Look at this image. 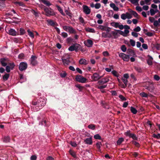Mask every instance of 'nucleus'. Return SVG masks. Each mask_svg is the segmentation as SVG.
<instances>
[{"instance_id": "f257e3e1", "label": "nucleus", "mask_w": 160, "mask_h": 160, "mask_svg": "<svg viewBox=\"0 0 160 160\" xmlns=\"http://www.w3.org/2000/svg\"><path fill=\"white\" fill-rule=\"evenodd\" d=\"M44 10L45 12V15L47 16H54L55 15V13L53 11L50 10L48 8L46 7L44 9Z\"/></svg>"}, {"instance_id": "f03ea898", "label": "nucleus", "mask_w": 160, "mask_h": 160, "mask_svg": "<svg viewBox=\"0 0 160 160\" xmlns=\"http://www.w3.org/2000/svg\"><path fill=\"white\" fill-rule=\"evenodd\" d=\"M119 56L120 58H122L124 61L128 62L129 61L130 58L129 56L124 53H120L119 54Z\"/></svg>"}, {"instance_id": "7ed1b4c3", "label": "nucleus", "mask_w": 160, "mask_h": 160, "mask_svg": "<svg viewBox=\"0 0 160 160\" xmlns=\"http://www.w3.org/2000/svg\"><path fill=\"white\" fill-rule=\"evenodd\" d=\"M76 80L77 81L81 83H84L86 82L87 80L86 78L79 75L76 76Z\"/></svg>"}, {"instance_id": "20e7f679", "label": "nucleus", "mask_w": 160, "mask_h": 160, "mask_svg": "<svg viewBox=\"0 0 160 160\" xmlns=\"http://www.w3.org/2000/svg\"><path fill=\"white\" fill-rule=\"evenodd\" d=\"M80 45L77 44H74L70 47L68 48V50L70 51H73L75 50L76 51H77Z\"/></svg>"}, {"instance_id": "39448f33", "label": "nucleus", "mask_w": 160, "mask_h": 160, "mask_svg": "<svg viewBox=\"0 0 160 160\" xmlns=\"http://www.w3.org/2000/svg\"><path fill=\"white\" fill-rule=\"evenodd\" d=\"M27 67V65L26 63L24 62H21L19 65V69L21 71H22L26 69Z\"/></svg>"}, {"instance_id": "423d86ee", "label": "nucleus", "mask_w": 160, "mask_h": 160, "mask_svg": "<svg viewBox=\"0 0 160 160\" xmlns=\"http://www.w3.org/2000/svg\"><path fill=\"white\" fill-rule=\"evenodd\" d=\"M129 78L128 74H124L123 77L122 78V79L123 83L125 85V86H127L128 80L127 79Z\"/></svg>"}, {"instance_id": "0eeeda50", "label": "nucleus", "mask_w": 160, "mask_h": 160, "mask_svg": "<svg viewBox=\"0 0 160 160\" xmlns=\"http://www.w3.org/2000/svg\"><path fill=\"white\" fill-rule=\"evenodd\" d=\"M9 61V60L7 58H2L0 59V62L2 65L4 67L6 66L7 65V62Z\"/></svg>"}, {"instance_id": "6e6552de", "label": "nucleus", "mask_w": 160, "mask_h": 160, "mask_svg": "<svg viewBox=\"0 0 160 160\" xmlns=\"http://www.w3.org/2000/svg\"><path fill=\"white\" fill-rule=\"evenodd\" d=\"M84 44L88 47H91L93 44L92 41L90 39H88L84 42Z\"/></svg>"}, {"instance_id": "1a4fd4ad", "label": "nucleus", "mask_w": 160, "mask_h": 160, "mask_svg": "<svg viewBox=\"0 0 160 160\" xmlns=\"http://www.w3.org/2000/svg\"><path fill=\"white\" fill-rule=\"evenodd\" d=\"M109 79L108 77H105L102 79L101 80H99L98 83L100 84H102L108 82Z\"/></svg>"}, {"instance_id": "9d476101", "label": "nucleus", "mask_w": 160, "mask_h": 160, "mask_svg": "<svg viewBox=\"0 0 160 160\" xmlns=\"http://www.w3.org/2000/svg\"><path fill=\"white\" fill-rule=\"evenodd\" d=\"M37 57L35 56L32 55L31 58V63L34 66L36 65L37 62L36 60Z\"/></svg>"}, {"instance_id": "9b49d317", "label": "nucleus", "mask_w": 160, "mask_h": 160, "mask_svg": "<svg viewBox=\"0 0 160 160\" xmlns=\"http://www.w3.org/2000/svg\"><path fill=\"white\" fill-rule=\"evenodd\" d=\"M83 8L84 12L86 14H89L90 12V9L87 6L83 5Z\"/></svg>"}, {"instance_id": "f8f14e48", "label": "nucleus", "mask_w": 160, "mask_h": 160, "mask_svg": "<svg viewBox=\"0 0 160 160\" xmlns=\"http://www.w3.org/2000/svg\"><path fill=\"white\" fill-rule=\"evenodd\" d=\"M101 78L102 77L100 76L98 74L95 73L93 74L92 78L94 81H97Z\"/></svg>"}, {"instance_id": "ddd939ff", "label": "nucleus", "mask_w": 160, "mask_h": 160, "mask_svg": "<svg viewBox=\"0 0 160 160\" xmlns=\"http://www.w3.org/2000/svg\"><path fill=\"white\" fill-rule=\"evenodd\" d=\"M7 33L13 36H15L17 34L16 32L12 29H10L9 30Z\"/></svg>"}, {"instance_id": "4468645a", "label": "nucleus", "mask_w": 160, "mask_h": 160, "mask_svg": "<svg viewBox=\"0 0 160 160\" xmlns=\"http://www.w3.org/2000/svg\"><path fill=\"white\" fill-rule=\"evenodd\" d=\"M62 60L63 64L65 66H67L69 64L70 61L68 58L64 59L62 58Z\"/></svg>"}, {"instance_id": "2eb2a0df", "label": "nucleus", "mask_w": 160, "mask_h": 160, "mask_svg": "<svg viewBox=\"0 0 160 160\" xmlns=\"http://www.w3.org/2000/svg\"><path fill=\"white\" fill-rule=\"evenodd\" d=\"M84 142L87 144H92V138H86L84 141Z\"/></svg>"}, {"instance_id": "dca6fc26", "label": "nucleus", "mask_w": 160, "mask_h": 160, "mask_svg": "<svg viewBox=\"0 0 160 160\" xmlns=\"http://www.w3.org/2000/svg\"><path fill=\"white\" fill-rule=\"evenodd\" d=\"M148 58L147 60V63L149 65H152V60H153L152 58L149 55H148Z\"/></svg>"}, {"instance_id": "f3484780", "label": "nucleus", "mask_w": 160, "mask_h": 160, "mask_svg": "<svg viewBox=\"0 0 160 160\" xmlns=\"http://www.w3.org/2000/svg\"><path fill=\"white\" fill-rule=\"evenodd\" d=\"M79 63L80 64L86 65L88 64V62L86 59L82 58L80 60Z\"/></svg>"}, {"instance_id": "a211bd4d", "label": "nucleus", "mask_w": 160, "mask_h": 160, "mask_svg": "<svg viewBox=\"0 0 160 160\" xmlns=\"http://www.w3.org/2000/svg\"><path fill=\"white\" fill-rule=\"evenodd\" d=\"M111 8H112L115 11H118L119 10L118 8L116 7L115 4L112 3L110 5Z\"/></svg>"}, {"instance_id": "6ab92c4d", "label": "nucleus", "mask_w": 160, "mask_h": 160, "mask_svg": "<svg viewBox=\"0 0 160 160\" xmlns=\"http://www.w3.org/2000/svg\"><path fill=\"white\" fill-rule=\"evenodd\" d=\"M127 52L129 54H130V55L131 56L135 57L136 56L134 52H133V50H132L131 49H128L127 50Z\"/></svg>"}, {"instance_id": "aec40b11", "label": "nucleus", "mask_w": 160, "mask_h": 160, "mask_svg": "<svg viewBox=\"0 0 160 160\" xmlns=\"http://www.w3.org/2000/svg\"><path fill=\"white\" fill-rule=\"evenodd\" d=\"M41 1L42 2L48 6H49L51 5L50 2L46 0H41Z\"/></svg>"}, {"instance_id": "412c9836", "label": "nucleus", "mask_w": 160, "mask_h": 160, "mask_svg": "<svg viewBox=\"0 0 160 160\" xmlns=\"http://www.w3.org/2000/svg\"><path fill=\"white\" fill-rule=\"evenodd\" d=\"M146 89L148 90L150 92H151L154 89V87L153 85H151L147 87Z\"/></svg>"}, {"instance_id": "4be33fe9", "label": "nucleus", "mask_w": 160, "mask_h": 160, "mask_svg": "<svg viewBox=\"0 0 160 160\" xmlns=\"http://www.w3.org/2000/svg\"><path fill=\"white\" fill-rule=\"evenodd\" d=\"M56 7H57L58 10L59 11L60 13L63 16H65L64 13L63 12L62 10V9L61 7L57 5Z\"/></svg>"}, {"instance_id": "5701e85b", "label": "nucleus", "mask_w": 160, "mask_h": 160, "mask_svg": "<svg viewBox=\"0 0 160 160\" xmlns=\"http://www.w3.org/2000/svg\"><path fill=\"white\" fill-rule=\"evenodd\" d=\"M47 22L49 25L51 26H54L56 24V22H54L52 20H47Z\"/></svg>"}, {"instance_id": "b1692460", "label": "nucleus", "mask_w": 160, "mask_h": 160, "mask_svg": "<svg viewBox=\"0 0 160 160\" xmlns=\"http://www.w3.org/2000/svg\"><path fill=\"white\" fill-rule=\"evenodd\" d=\"M68 30L70 33H75L76 32L75 30L72 27H69Z\"/></svg>"}, {"instance_id": "393cba45", "label": "nucleus", "mask_w": 160, "mask_h": 160, "mask_svg": "<svg viewBox=\"0 0 160 160\" xmlns=\"http://www.w3.org/2000/svg\"><path fill=\"white\" fill-rule=\"evenodd\" d=\"M131 112L134 114H136L137 112V110L134 108L131 107L130 109Z\"/></svg>"}, {"instance_id": "a878e982", "label": "nucleus", "mask_w": 160, "mask_h": 160, "mask_svg": "<svg viewBox=\"0 0 160 160\" xmlns=\"http://www.w3.org/2000/svg\"><path fill=\"white\" fill-rule=\"evenodd\" d=\"M124 141V139L122 138H119L117 142V144L118 145H120L121 143Z\"/></svg>"}, {"instance_id": "bb28decb", "label": "nucleus", "mask_w": 160, "mask_h": 160, "mask_svg": "<svg viewBox=\"0 0 160 160\" xmlns=\"http://www.w3.org/2000/svg\"><path fill=\"white\" fill-rule=\"evenodd\" d=\"M10 140V138L9 136L5 137L3 141L5 142H9Z\"/></svg>"}, {"instance_id": "cd10ccee", "label": "nucleus", "mask_w": 160, "mask_h": 160, "mask_svg": "<svg viewBox=\"0 0 160 160\" xmlns=\"http://www.w3.org/2000/svg\"><path fill=\"white\" fill-rule=\"evenodd\" d=\"M70 154L74 158L76 157V155L75 152L72 151V150H70L69 151Z\"/></svg>"}, {"instance_id": "c85d7f7f", "label": "nucleus", "mask_w": 160, "mask_h": 160, "mask_svg": "<svg viewBox=\"0 0 160 160\" xmlns=\"http://www.w3.org/2000/svg\"><path fill=\"white\" fill-rule=\"evenodd\" d=\"M86 31L88 32H94V30L91 28H87L85 29Z\"/></svg>"}, {"instance_id": "c756f323", "label": "nucleus", "mask_w": 160, "mask_h": 160, "mask_svg": "<svg viewBox=\"0 0 160 160\" xmlns=\"http://www.w3.org/2000/svg\"><path fill=\"white\" fill-rule=\"evenodd\" d=\"M9 76V74L6 73L5 74L3 77V79L4 80H7Z\"/></svg>"}, {"instance_id": "7c9ffc66", "label": "nucleus", "mask_w": 160, "mask_h": 160, "mask_svg": "<svg viewBox=\"0 0 160 160\" xmlns=\"http://www.w3.org/2000/svg\"><path fill=\"white\" fill-rule=\"evenodd\" d=\"M27 32L28 33L29 35L32 38H34V35L33 33L31 32L29 29L28 30Z\"/></svg>"}, {"instance_id": "2f4dec72", "label": "nucleus", "mask_w": 160, "mask_h": 160, "mask_svg": "<svg viewBox=\"0 0 160 160\" xmlns=\"http://www.w3.org/2000/svg\"><path fill=\"white\" fill-rule=\"evenodd\" d=\"M130 12L132 13V14L133 15L134 17L137 18H138V15L135 11L131 10L130 11Z\"/></svg>"}, {"instance_id": "473e14b6", "label": "nucleus", "mask_w": 160, "mask_h": 160, "mask_svg": "<svg viewBox=\"0 0 160 160\" xmlns=\"http://www.w3.org/2000/svg\"><path fill=\"white\" fill-rule=\"evenodd\" d=\"M102 145V143L100 142H98L96 143V146L97 148L98 149L99 151H100L101 146Z\"/></svg>"}, {"instance_id": "72a5a7b5", "label": "nucleus", "mask_w": 160, "mask_h": 160, "mask_svg": "<svg viewBox=\"0 0 160 160\" xmlns=\"http://www.w3.org/2000/svg\"><path fill=\"white\" fill-rule=\"evenodd\" d=\"M140 95L142 97H147L148 95L144 92H142L140 94Z\"/></svg>"}, {"instance_id": "f704fd0d", "label": "nucleus", "mask_w": 160, "mask_h": 160, "mask_svg": "<svg viewBox=\"0 0 160 160\" xmlns=\"http://www.w3.org/2000/svg\"><path fill=\"white\" fill-rule=\"evenodd\" d=\"M132 3L135 5H138V3L137 0H129Z\"/></svg>"}, {"instance_id": "c9c22d12", "label": "nucleus", "mask_w": 160, "mask_h": 160, "mask_svg": "<svg viewBox=\"0 0 160 160\" xmlns=\"http://www.w3.org/2000/svg\"><path fill=\"white\" fill-rule=\"evenodd\" d=\"M150 14L151 16H153L156 13V11L153 9H151L150 10Z\"/></svg>"}, {"instance_id": "e433bc0d", "label": "nucleus", "mask_w": 160, "mask_h": 160, "mask_svg": "<svg viewBox=\"0 0 160 160\" xmlns=\"http://www.w3.org/2000/svg\"><path fill=\"white\" fill-rule=\"evenodd\" d=\"M31 11L32 13H33L35 17H38L39 16L38 13L37 12H36L33 9H32Z\"/></svg>"}, {"instance_id": "4c0bfd02", "label": "nucleus", "mask_w": 160, "mask_h": 160, "mask_svg": "<svg viewBox=\"0 0 160 160\" xmlns=\"http://www.w3.org/2000/svg\"><path fill=\"white\" fill-rule=\"evenodd\" d=\"M130 137L132 138V139L134 140H136L137 139V137L136 135H135L134 134L131 133Z\"/></svg>"}, {"instance_id": "58836bf2", "label": "nucleus", "mask_w": 160, "mask_h": 160, "mask_svg": "<svg viewBox=\"0 0 160 160\" xmlns=\"http://www.w3.org/2000/svg\"><path fill=\"white\" fill-rule=\"evenodd\" d=\"M112 73L115 76L118 77V74L117 72L115 70H113L112 72Z\"/></svg>"}, {"instance_id": "ea45409f", "label": "nucleus", "mask_w": 160, "mask_h": 160, "mask_svg": "<svg viewBox=\"0 0 160 160\" xmlns=\"http://www.w3.org/2000/svg\"><path fill=\"white\" fill-rule=\"evenodd\" d=\"M88 127L92 130H94L95 128V126L93 124H90L88 126Z\"/></svg>"}, {"instance_id": "a19ab883", "label": "nucleus", "mask_w": 160, "mask_h": 160, "mask_svg": "<svg viewBox=\"0 0 160 160\" xmlns=\"http://www.w3.org/2000/svg\"><path fill=\"white\" fill-rule=\"evenodd\" d=\"M153 78L156 81H158L160 79V77L157 75H155L154 76Z\"/></svg>"}, {"instance_id": "79ce46f5", "label": "nucleus", "mask_w": 160, "mask_h": 160, "mask_svg": "<svg viewBox=\"0 0 160 160\" xmlns=\"http://www.w3.org/2000/svg\"><path fill=\"white\" fill-rule=\"evenodd\" d=\"M125 14L127 18L130 19L132 17V15L128 12H127L125 13Z\"/></svg>"}, {"instance_id": "37998d69", "label": "nucleus", "mask_w": 160, "mask_h": 160, "mask_svg": "<svg viewBox=\"0 0 160 160\" xmlns=\"http://www.w3.org/2000/svg\"><path fill=\"white\" fill-rule=\"evenodd\" d=\"M75 86L79 89L80 91H81L83 89V87L79 84L76 85Z\"/></svg>"}, {"instance_id": "c03bdc74", "label": "nucleus", "mask_w": 160, "mask_h": 160, "mask_svg": "<svg viewBox=\"0 0 160 160\" xmlns=\"http://www.w3.org/2000/svg\"><path fill=\"white\" fill-rule=\"evenodd\" d=\"M65 12L66 13L67 15L69 16L70 17V18H71L72 17V14L70 12H69L68 10H66L65 11Z\"/></svg>"}, {"instance_id": "a18cd8bd", "label": "nucleus", "mask_w": 160, "mask_h": 160, "mask_svg": "<svg viewBox=\"0 0 160 160\" xmlns=\"http://www.w3.org/2000/svg\"><path fill=\"white\" fill-rule=\"evenodd\" d=\"M130 42L132 46H134L135 45V42L134 40L132 39H130Z\"/></svg>"}, {"instance_id": "49530a36", "label": "nucleus", "mask_w": 160, "mask_h": 160, "mask_svg": "<svg viewBox=\"0 0 160 160\" xmlns=\"http://www.w3.org/2000/svg\"><path fill=\"white\" fill-rule=\"evenodd\" d=\"M8 64L10 65V68L11 69H12L15 66L14 64L13 63H8Z\"/></svg>"}, {"instance_id": "de8ad7c7", "label": "nucleus", "mask_w": 160, "mask_h": 160, "mask_svg": "<svg viewBox=\"0 0 160 160\" xmlns=\"http://www.w3.org/2000/svg\"><path fill=\"white\" fill-rule=\"evenodd\" d=\"M121 18L123 20H125L127 18L125 14L123 13L121 15Z\"/></svg>"}, {"instance_id": "09e8293b", "label": "nucleus", "mask_w": 160, "mask_h": 160, "mask_svg": "<svg viewBox=\"0 0 160 160\" xmlns=\"http://www.w3.org/2000/svg\"><path fill=\"white\" fill-rule=\"evenodd\" d=\"M20 35L23 34L25 32V30L23 29L22 28H21L20 29Z\"/></svg>"}, {"instance_id": "8fccbe9b", "label": "nucleus", "mask_w": 160, "mask_h": 160, "mask_svg": "<svg viewBox=\"0 0 160 160\" xmlns=\"http://www.w3.org/2000/svg\"><path fill=\"white\" fill-rule=\"evenodd\" d=\"M140 30H141V28H140V27L139 26L137 27L136 28H135L134 29V31L135 32H139L140 31Z\"/></svg>"}, {"instance_id": "3c124183", "label": "nucleus", "mask_w": 160, "mask_h": 160, "mask_svg": "<svg viewBox=\"0 0 160 160\" xmlns=\"http://www.w3.org/2000/svg\"><path fill=\"white\" fill-rule=\"evenodd\" d=\"M94 138L96 139H101V137L99 134H96L94 136Z\"/></svg>"}, {"instance_id": "603ef678", "label": "nucleus", "mask_w": 160, "mask_h": 160, "mask_svg": "<svg viewBox=\"0 0 160 160\" xmlns=\"http://www.w3.org/2000/svg\"><path fill=\"white\" fill-rule=\"evenodd\" d=\"M119 97L122 101H125L126 100V98L122 95H120Z\"/></svg>"}, {"instance_id": "864d4df0", "label": "nucleus", "mask_w": 160, "mask_h": 160, "mask_svg": "<svg viewBox=\"0 0 160 160\" xmlns=\"http://www.w3.org/2000/svg\"><path fill=\"white\" fill-rule=\"evenodd\" d=\"M121 49L123 52H125L126 51V48L124 45H122L121 47Z\"/></svg>"}, {"instance_id": "5fc2aeb1", "label": "nucleus", "mask_w": 160, "mask_h": 160, "mask_svg": "<svg viewBox=\"0 0 160 160\" xmlns=\"http://www.w3.org/2000/svg\"><path fill=\"white\" fill-rule=\"evenodd\" d=\"M37 158V157L36 155H32L31 157V160H36Z\"/></svg>"}, {"instance_id": "6e6d98bb", "label": "nucleus", "mask_w": 160, "mask_h": 160, "mask_svg": "<svg viewBox=\"0 0 160 160\" xmlns=\"http://www.w3.org/2000/svg\"><path fill=\"white\" fill-rule=\"evenodd\" d=\"M132 142V143L133 144H134L135 146H136L137 147H139V143L136 142V141H133Z\"/></svg>"}, {"instance_id": "4d7b16f0", "label": "nucleus", "mask_w": 160, "mask_h": 160, "mask_svg": "<svg viewBox=\"0 0 160 160\" xmlns=\"http://www.w3.org/2000/svg\"><path fill=\"white\" fill-rule=\"evenodd\" d=\"M102 37H104V38H107V37H109L110 38L111 37V36L110 35V36H108L107 35L105 32L102 33Z\"/></svg>"}, {"instance_id": "13d9d810", "label": "nucleus", "mask_w": 160, "mask_h": 160, "mask_svg": "<svg viewBox=\"0 0 160 160\" xmlns=\"http://www.w3.org/2000/svg\"><path fill=\"white\" fill-rule=\"evenodd\" d=\"M101 7V4L99 3H97L95 5V7L96 9H98Z\"/></svg>"}, {"instance_id": "bf43d9fd", "label": "nucleus", "mask_w": 160, "mask_h": 160, "mask_svg": "<svg viewBox=\"0 0 160 160\" xmlns=\"http://www.w3.org/2000/svg\"><path fill=\"white\" fill-rule=\"evenodd\" d=\"M70 144L72 146L74 147H76L77 146V144L76 143L74 142H70Z\"/></svg>"}, {"instance_id": "052dcab7", "label": "nucleus", "mask_w": 160, "mask_h": 160, "mask_svg": "<svg viewBox=\"0 0 160 160\" xmlns=\"http://www.w3.org/2000/svg\"><path fill=\"white\" fill-rule=\"evenodd\" d=\"M152 136L155 138H160V134H158L157 135L154 134H153Z\"/></svg>"}, {"instance_id": "680f3d73", "label": "nucleus", "mask_w": 160, "mask_h": 160, "mask_svg": "<svg viewBox=\"0 0 160 160\" xmlns=\"http://www.w3.org/2000/svg\"><path fill=\"white\" fill-rule=\"evenodd\" d=\"M135 68L136 70L139 72H142L141 69L140 68L135 67Z\"/></svg>"}, {"instance_id": "e2e57ef3", "label": "nucleus", "mask_w": 160, "mask_h": 160, "mask_svg": "<svg viewBox=\"0 0 160 160\" xmlns=\"http://www.w3.org/2000/svg\"><path fill=\"white\" fill-rule=\"evenodd\" d=\"M103 55L104 56H109V53L107 51H105L103 52Z\"/></svg>"}, {"instance_id": "0e129e2a", "label": "nucleus", "mask_w": 160, "mask_h": 160, "mask_svg": "<svg viewBox=\"0 0 160 160\" xmlns=\"http://www.w3.org/2000/svg\"><path fill=\"white\" fill-rule=\"evenodd\" d=\"M10 68L9 66H8L6 67V70L7 72H9L10 71Z\"/></svg>"}, {"instance_id": "69168bd1", "label": "nucleus", "mask_w": 160, "mask_h": 160, "mask_svg": "<svg viewBox=\"0 0 160 160\" xmlns=\"http://www.w3.org/2000/svg\"><path fill=\"white\" fill-rule=\"evenodd\" d=\"M60 76L61 77H62V78H64V77H65L66 76V73L65 72H63L61 73H60Z\"/></svg>"}, {"instance_id": "338daca9", "label": "nucleus", "mask_w": 160, "mask_h": 160, "mask_svg": "<svg viewBox=\"0 0 160 160\" xmlns=\"http://www.w3.org/2000/svg\"><path fill=\"white\" fill-rule=\"evenodd\" d=\"M136 10L139 11V12H141L142 11V8L139 6H137L136 8Z\"/></svg>"}, {"instance_id": "774afa93", "label": "nucleus", "mask_w": 160, "mask_h": 160, "mask_svg": "<svg viewBox=\"0 0 160 160\" xmlns=\"http://www.w3.org/2000/svg\"><path fill=\"white\" fill-rule=\"evenodd\" d=\"M46 160H54V159L51 156H48Z\"/></svg>"}]
</instances>
